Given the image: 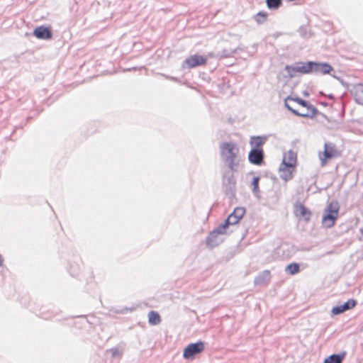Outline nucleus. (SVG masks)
<instances>
[{
	"mask_svg": "<svg viewBox=\"0 0 363 363\" xmlns=\"http://www.w3.org/2000/svg\"><path fill=\"white\" fill-rule=\"evenodd\" d=\"M307 112V109L306 111H301L300 113H306Z\"/></svg>",
	"mask_w": 363,
	"mask_h": 363,
	"instance_id": "30",
	"label": "nucleus"
},
{
	"mask_svg": "<svg viewBox=\"0 0 363 363\" xmlns=\"http://www.w3.org/2000/svg\"><path fill=\"white\" fill-rule=\"evenodd\" d=\"M2 262H3V259L1 258V256L0 255V266H1Z\"/></svg>",
	"mask_w": 363,
	"mask_h": 363,
	"instance_id": "28",
	"label": "nucleus"
},
{
	"mask_svg": "<svg viewBox=\"0 0 363 363\" xmlns=\"http://www.w3.org/2000/svg\"><path fill=\"white\" fill-rule=\"evenodd\" d=\"M203 64H204V57L191 55L184 60L183 63V67L191 68Z\"/></svg>",
	"mask_w": 363,
	"mask_h": 363,
	"instance_id": "13",
	"label": "nucleus"
},
{
	"mask_svg": "<svg viewBox=\"0 0 363 363\" xmlns=\"http://www.w3.org/2000/svg\"><path fill=\"white\" fill-rule=\"evenodd\" d=\"M148 321L150 325H157L161 322V318L157 312L152 311L148 313Z\"/></svg>",
	"mask_w": 363,
	"mask_h": 363,
	"instance_id": "21",
	"label": "nucleus"
},
{
	"mask_svg": "<svg viewBox=\"0 0 363 363\" xmlns=\"http://www.w3.org/2000/svg\"><path fill=\"white\" fill-rule=\"evenodd\" d=\"M294 167H289L285 164L281 163L279 167V177L281 179L287 182L293 177V170Z\"/></svg>",
	"mask_w": 363,
	"mask_h": 363,
	"instance_id": "15",
	"label": "nucleus"
},
{
	"mask_svg": "<svg viewBox=\"0 0 363 363\" xmlns=\"http://www.w3.org/2000/svg\"><path fill=\"white\" fill-rule=\"evenodd\" d=\"M333 70V67L327 62H316L311 61V72L316 74H330Z\"/></svg>",
	"mask_w": 363,
	"mask_h": 363,
	"instance_id": "9",
	"label": "nucleus"
},
{
	"mask_svg": "<svg viewBox=\"0 0 363 363\" xmlns=\"http://www.w3.org/2000/svg\"><path fill=\"white\" fill-rule=\"evenodd\" d=\"M111 354H112L113 357H116V356H121V352L117 348H112L111 350Z\"/></svg>",
	"mask_w": 363,
	"mask_h": 363,
	"instance_id": "27",
	"label": "nucleus"
},
{
	"mask_svg": "<svg viewBox=\"0 0 363 363\" xmlns=\"http://www.w3.org/2000/svg\"><path fill=\"white\" fill-rule=\"evenodd\" d=\"M259 177H255L252 181L251 186H252V191L255 196H258L259 193Z\"/></svg>",
	"mask_w": 363,
	"mask_h": 363,
	"instance_id": "24",
	"label": "nucleus"
},
{
	"mask_svg": "<svg viewBox=\"0 0 363 363\" xmlns=\"http://www.w3.org/2000/svg\"><path fill=\"white\" fill-rule=\"evenodd\" d=\"M361 233L363 235V228L360 230Z\"/></svg>",
	"mask_w": 363,
	"mask_h": 363,
	"instance_id": "31",
	"label": "nucleus"
},
{
	"mask_svg": "<svg viewBox=\"0 0 363 363\" xmlns=\"http://www.w3.org/2000/svg\"><path fill=\"white\" fill-rule=\"evenodd\" d=\"M332 76H333L334 78H335V79H338V80L340 79L338 77H337V76H335V75H334V74H332Z\"/></svg>",
	"mask_w": 363,
	"mask_h": 363,
	"instance_id": "29",
	"label": "nucleus"
},
{
	"mask_svg": "<svg viewBox=\"0 0 363 363\" xmlns=\"http://www.w3.org/2000/svg\"><path fill=\"white\" fill-rule=\"evenodd\" d=\"M135 67H132L130 69H128V70H130V69H135Z\"/></svg>",
	"mask_w": 363,
	"mask_h": 363,
	"instance_id": "32",
	"label": "nucleus"
},
{
	"mask_svg": "<svg viewBox=\"0 0 363 363\" xmlns=\"http://www.w3.org/2000/svg\"><path fill=\"white\" fill-rule=\"evenodd\" d=\"M356 303H357V302L355 300L349 299L345 303L333 307L331 311V313L334 315H339L347 310H350V309L354 308L355 306Z\"/></svg>",
	"mask_w": 363,
	"mask_h": 363,
	"instance_id": "11",
	"label": "nucleus"
},
{
	"mask_svg": "<svg viewBox=\"0 0 363 363\" xmlns=\"http://www.w3.org/2000/svg\"><path fill=\"white\" fill-rule=\"evenodd\" d=\"M33 35L38 39L48 40L50 39L52 36L51 30L43 26H38L35 28Z\"/></svg>",
	"mask_w": 363,
	"mask_h": 363,
	"instance_id": "12",
	"label": "nucleus"
},
{
	"mask_svg": "<svg viewBox=\"0 0 363 363\" xmlns=\"http://www.w3.org/2000/svg\"><path fill=\"white\" fill-rule=\"evenodd\" d=\"M339 203L337 201H331L325 211L322 218L323 224L327 228H331L338 216Z\"/></svg>",
	"mask_w": 363,
	"mask_h": 363,
	"instance_id": "3",
	"label": "nucleus"
},
{
	"mask_svg": "<svg viewBox=\"0 0 363 363\" xmlns=\"http://www.w3.org/2000/svg\"><path fill=\"white\" fill-rule=\"evenodd\" d=\"M285 106L294 115L303 118L313 117L318 110L305 100L288 96L284 101Z\"/></svg>",
	"mask_w": 363,
	"mask_h": 363,
	"instance_id": "2",
	"label": "nucleus"
},
{
	"mask_svg": "<svg viewBox=\"0 0 363 363\" xmlns=\"http://www.w3.org/2000/svg\"><path fill=\"white\" fill-rule=\"evenodd\" d=\"M352 93L354 99L359 104L363 105V84H358L354 86Z\"/></svg>",
	"mask_w": 363,
	"mask_h": 363,
	"instance_id": "17",
	"label": "nucleus"
},
{
	"mask_svg": "<svg viewBox=\"0 0 363 363\" xmlns=\"http://www.w3.org/2000/svg\"><path fill=\"white\" fill-rule=\"evenodd\" d=\"M300 271V265L297 263H291L285 267L286 274L294 275Z\"/></svg>",
	"mask_w": 363,
	"mask_h": 363,
	"instance_id": "22",
	"label": "nucleus"
},
{
	"mask_svg": "<svg viewBox=\"0 0 363 363\" xmlns=\"http://www.w3.org/2000/svg\"><path fill=\"white\" fill-rule=\"evenodd\" d=\"M336 154L337 150L335 145L330 142L325 143L323 152H320L318 154L319 159L321 162V166H325L327 164V160L334 157Z\"/></svg>",
	"mask_w": 363,
	"mask_h": 363,
	"instance_id": "8",
	"label": "nucleus"
},
{
	"mask_svg": "<svg viewBox=\"0 0 363 363\" xmlns=\"http://www.w3.org/2000/svg\"><path fill=\"white\" fill-rule=\"evenodd\" d=\"M297 211L299 213L300 216L304 218L306 220H309L311 216L310 211L302 204H301L298 208Z\"/></svg>",
	"mask_w": 363,
	"mask_h": 363,
	"instance_id": "23",
	"label": "nucleus"
},
{
	"mask_svg": "<svg viewBox=\"0 0 363 363\" xmlns=\"http://www.w3.org/2000/svg\"><path fill=\"white\" fill-rule=\"evenodd\" d=\"M268 140V136L262 135V136H252L250 139V145L252 149H258L262 150V146L267 142Z\"/></svg>",
	"mask_w": 363,
	"mask_h": 363,
	"instance_id": "14",
	"label": "nucleus"
},
{
	"mask_svg": "<svg viewBox=\"0 0 363 363\" xmlns=\"http://www.w3.org/2000/svg\"><path fill=\"white\" fill-rule=\"evenodd\" d=\"M263 150L251 149L248 154L249 162L253 164L261 165L264 162Z\"/></svg>",
	"mask_w": 363,
	"mask_h": 363,
	"instance_id": "10",
	"label": "nucleus"
},
{
	"mask_svg": "<svg viewBox=\"0 0 363 363\" xmlns=\"http://www.w3.org/2000/svg\"><path fill=\"white\" fill-rule=\"evenodd\" d=\"M245 213V208L243 207H237L234 209L233 213H231L225 222L220 225V228H226L230 225H235L237 224L240 219L243 217Z\"/></svg>",
	"mask_w": 363,
	"mask_h": 363,
	"instance_id": "6",
	"label": "nucleus"
},
{
	"mask_svg": "<svg viewBox=\"0 0 363 363\" xmlns=\"http://www.w3.org/2000/svg\"><path fill=\"white\" fill-rule=\"evenodd\" d=\"M345 354V352L340 354H333L327 357L325 359L324 363H342Z\"/></svg>",
	"mask_w": 363,
	"mask_h": 363,
	"instance_id": "20",
	"label": "nucleus"
},
{
	"mask_svg": "<svg viewBox=\"0 0 363 363\" xmlns=\"http://www.w3.org/2000/svg\"><path fill=\"white\" fill-rule=\"evenodd\" d=\"M296 162V155L291 150L286 153L283 157L282 163L285 164L289 167H294Z\"/></svg>",
	"mask_w": 363,
	"mask_h": 363,
	"instance_id": "19",
	"label": "nucleus"
},
{
	"mask_svg": "<svg viewBox=\"0 0 363 363\" xmlns=\"http://www.w3.org/2000/svg\"><path fill=\"white\" fill-rule=\"evenodd\" d=\"M266 4L269 9H277L282 4L281 0H266Z\"/></svg>",
	"mask_w": 363,
	"mask_h": 363,
	"instance_id": "25",
	"label": "nucleus"
},
{
	"mask_svg": "<svg viewBox=\"0 0 363 363\" xmlns=\"http://www.w3.org/2000/svg\"><path fill=\"white\" fill-rule=\"evenodd\" d=\"M203 350L204 343L203 342L189 344L184 350L183 357L188 360L193 359L196 354L201 353Z\"/></svg>",
	"mask_w": 363,
	"mask_h": 363,
	"instance_id": "7",
	"label": "nucleus"
},
{
	"mask_svg": "<svg viewBox=\"0 0 363 363\" xmlns=\"http://www.w3.org/2000/svg\"><path fill=\"white\" fill-rule=\"evenodd\" d=\"M285 70L291 78L294 77L296 72L303 74L311 73V61L298 62L291 65H286Z\"/></svg>",
	"mask_w": 363,
	"mask_h": 363,
	"instance_id": "4",
	"label": "nucleus"
},
{
	"mask_svg": "<svg viewBox=\"0 0 363 363\" xmlns=\"http://www.w3.org/2000/svg\"><path fill=\"white\" fill-rule=\"evenodd\" d=\"M222 188L229 197H233L236 191L235 175L242 169L244 159L238 145L233 142L220 143Z\"/></svg>",
	"mask_w": 363,
	"mask_h": 363,
	"instance_id": "1",
	"label": "nucleus"
},
{
	"mask_svg": "<svg viewBox=\"0 0 363 363\" xmlns=\"http://www.w3.org/2000/svg\"><path fill=\"white\" fill-rule=\"evenodd\" d=\"M235 52V49H226L223 48L222 50H218L216 52H210L209 57H215L216 58L221 57H229Z\"/></svg>",
	"mask_w": 363,
	"mask_h": 363,
	"instance_id": "18",
	"label": "nucleus"
},
{
	"mask_svg": "<svg viewBox=\"0 0 363 363\" xmlns=\"http://www.w3.org/2000/svg\"><path fill=\"white\" fill-rule=\"evenodd\" d=\"M270 280V272L268 270H264L261 272L255 279V285H266Z\"/></svg>",
	"mask_w": 363,
	"mask_h": 363,
	"instance_id": "16",
	"label": "nucleus"
},
{
	"mask_svg": "<svg viewBox=\"0 0 363 363\" xmlns=\"http://www.w3.org/2000/svg\"><path fill=\"white\" fill-rule=\"evenodd\" d=\"M267 14L266 13L259 12L255 16V21L258 23H262L266 21Z\"/></svg>",
	"mask_w": 363,
	"mask_h": 363,
	"instance_id": "26",
	"label": "nucleus"
},
{
	"mask_svg": "<svg viewBox=\"0 0 363 363\" xmlns=\"http://www.w3.org/2000/svg\"><path fill=\"white\" fill-rule=\"evenodd\" d=\"M225 233V229L220 228V225L218 226L214 230L210 233L206 240V244L211 248L218 246L223 242V236Z\"/></svg>",
	"mask_w": 363,
	"mask_h": 363,
	"instance_id": "5",
	"label": "nucleus"
}]
</instances>
